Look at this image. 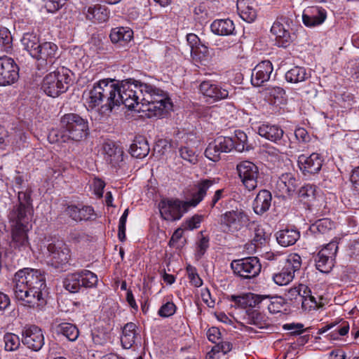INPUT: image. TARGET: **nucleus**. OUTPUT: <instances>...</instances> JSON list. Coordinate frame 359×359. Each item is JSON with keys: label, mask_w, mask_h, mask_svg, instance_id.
I'll return each mask as SVG.
<instances>
[{"label": "nucleus", "mask_w": 359, "mask_h": 359, "mask_svg": "<svg viewBox=\"0 0 359 359\" xmlns=\"http://www.w3.org/2000/svg\"><path fill=\"white\" fill-rule=\"evenodd\" d=\"M298 184V180L292 173L283 174L276 182V189L282 196L290 195L294 192Z\"/></svg>", "instance_id": "nucleus-25"}, {"label": "nucleus", "mask_w": 359, "mask_h": 359, "mask_svg": "<svg viewBox=\"0 0 359 359\" xmlns=\"http://www.w3.org/2000/svg\"><path fill=\"white\" fill-rule=\"evenodd\" d=\"M248 227L252 231V239L247 249L249 252L252 253L255 252L257 248L266 243L269 235L266 232L263 225L257 222H250Z\"/></svg>", "instance_id": "nucleus-23"}, {"label": "nucleus", "mask_w": 359, "mask_h": 359, "mask_svg": "<svg viewBox=\"0 0 359 359\" xmlns=\"http://www.w3.org/2000/svg\"><path fill=\"white\" fill-rule=\"evenodd\" d=\"M273 67L269 60H264L257 64L252 69L251 83L254 86H260L270 79Z\"/></svg>", "instance_id": "nucleus-21"}, {"label": "nucleus", "mask_w": 359, "mask_h": 359, "mask_svg": "<svg viewBox=\"0 0 359 359\" xmlns=\"http://www.w3.org/2000/svg\"><path fill=\"white\" fill-rule=\"evenodd\" d=\"M22 342L28 348L39 351L44 345V336L41 328L36 325H26L22 332Z\"/></svg>", "instance_id": "nucleus-18"}, {"label": "nucleus", "mask_w": 359, "mask_h": 359, "mask_svg": "<svg viewBox=\"0 0 359 359\" xmlns=\"http://www.w3.org/2000/svg\"><path fill=\"white\" fill-rule=\"evenodd\" d=\"M4 348L6 351H15L20 345V337L13 333H6L4 336Z\"/></svg>", "instance_id": "nucleus-47"}, {"label": "nucleus", "mask_w": 359, "mask_h": 359, "mask_svg": "<svg viewBox=\"0 0 359 359\" xmlns=\"http://www.w3.org/2000/svg\"><path fill=\"white\" fill-rule=\"evenodd\" d=\"M57 332L65 337L69 341H75L79 332L77 327L69 323H62L57 326Z\"/></svg>", "instance_id": "nucleus-44"}, {"label": "nucleus", "mask_w": 359, "mask_h": 359, "mask_svg": "<svg viewBox=\"0 0 359 359\" xmlns=\"http://www.w3.org/2000/svg\"><path fill=\"white\" fill-rule=\"evenodd\" d=\"M231 268L234 274L244 279L255 278L261 271V264L256 257L233 260L231 263Z\"/></svg>", "instance_id": "nucleus-12"}, {"label": "nucleus", "mask_w": 359, "mask_h": 359, "mask_svg": "<svg viewBox=\"0 0 359 359\" xmlns=\"http://www.w3.org/2000/svg\"><path fill=\"white\" fill-rule=\"evenodd\" d=\"M294 135L299 142L308 143L311 140V136L304 128H297L294 131Z\"/></svg>", "instance_id": "nucleus-61"}, {"label": "nucleus", "mask_w": 359, "mask_h": 359, "mask_svg": "<svg viewBox=\"0 0 359 359\" xmlns=\"http://www.w3.org/2000/svg\"><path fill=\"white\" fill-rule=\"evenodd\" d=\"M109 37L113 43H120L123 46L131 41L133 32L126 27H116L111 30Z\"/></svg>", "instance_id": "nucleus-37"}, {"label": "nucleus", "mask_w": 359, "mask_h": 359, "mask_svg": "<svg viewBox=\"0 0 359 359\" xmlns=\"http://www.w3.org/2000/svg\"><path fill=\"white\" fill-rule=\"evenodd\" d=\"M192 61L196 65H205L208 62L209 50L206 45L202 44L190 51Z\"/></svg>", "instance_id": "nucleus-43"}, {"label": "nucleus", "mask_w": 359, "mask_h": 359, "mask_svg": "<svg viewBox=\"0 0 359 359\" xmlns=\"http://www.w3.org/2000/svg\"><path fill=\"white\" fill-rule=\"evenodd\" d=\"M83 98L88 110L100 107L111 111L115 106L121 104L129 109L140 106L137 110L145 112L149 118L163 117L172 108L165 92L139 81L100 79L85 90Z\"/></svg>", "instance_id": "nucleus-1"}, {"label": "nucleus", "mask_w": 359, "mask_h": 359, "mask_svg": "<svg viewBox=\"0 0 359 359\" xmlns=\"http://www.w3.org/2000/svg\"><path fill=\"white\" fill-rule=\"evenodd\" d=\"M209 248V238L201 233L200 238L196 242V248L195 252V257L199 260L205 255L206 250Z\"/></svg>", "instance_id": "nucleus-52"}, {"label": "nucleus", "mask_w": 359, "mask_h": 359, "mask_svg": "<svg viewBox=\"0 0 359 359\" xmlns=\"http://www.w3.org/2000/svg\"><path fill=\"white\" fill-rule=\"evenodd\" d=\"M202 222V217L201 215H196L189 219H187L184 224L183 226L184 229L194 230L198 229Z\"/></svg>", "instance_id": "nucleus-59"}, {"label": "nucleus", "mask_w": 359, "mask_h": 359, "mask_svg": "<svg viewBox=\"0 0 359 359\" xmlns=\"http://www.w3.org/2000/svg\"><path fill=\"white\" fill-rule=\"evenodd\" d=\"M348 253L351 257L359 259V238L351 241L348 248Z\"/></svg>", "instance_id": "nucleus-64"}, {"label": "nucleus", "mask_w": 359, "mask_h": 359, "mask_svg": "<svg viewBox=\"0 0 359 359\" xmlns=\"http://www.w3.org/2000/svg\"><path fill=\"white\" fill-rule=\"evenodd\" d=\"M234 142L233 149L239 152H242L245 149V144L248 141L246 134L241 130L235 131V137L232 138Z\"/></svg>", "instance_id": "nucleus-53"}, {"label": "nucleus", "mask_w": 359, "mask_h": 359, "mask_svg": "<svg viewBox=\"0 0 359 359\" xmlns=\"http://www.w3.org/2000/svg\"><path fill=\"white\" fill-rule=\"evenodd\" d=\"M232 349V344L229 341H219L217 343V344L212 347L210 352H209L206 355V359H217L218 356L216 355L217 353L222 352L223 354H226L231 351Z\"/></svg>", "instance_id": "nucleus-46"}, {"label": "nucleus", "mask_w": 359, "mask_h": 359, "mask_svg": "<svg viewBox=\"0 0 359 359\" xmlns=\"http://www.w3.org/2000/svg\"><path fill=\"white\" fill-rule=\"evenodd\" d=\"M190 207V202L173 198L162 199L158 204L160 214L167 221L179 220Z\"/></svg>", "instance_id": "nucleus-9"}, {"label": "nucleus", "mask_w": 359, "mask_h": 359, "mask_svg": "<svg viewBox=\"0 0 359 359\" xmlns=\"http://www.w3.org/2000/svg\"><path fill=\"white\" fill-rule=\"evenodd\" d=\"M83 13L93 22H103L108 20L110 13L106 6L97 4L85 8Z\"/></svg>", "instance_id": "nucleus-28"}, {"label": "nucleus", "mask_w": 359, "mask_h": 359, "mask_svg": "<svg viewBox=\"0 0 359 359\" xmlns=\"http://www.w3.org/2000/svg\"><path fill=\"white\" fill-rule=\"evenodd\" d=\"M302 307L305 311H311L317 308L318 303L316 298L311 294V291L308 294H304L302 297Z\"/></svg>", "instance_id": "nucleus-55"}, {"label": "nucleus", "mask_w": 359, "mask_h": 359, "mask_svg": "<svg viewBox=\"0 0 359 359\" xmlns=\"http://www.w3.org/2000/svg\"><path fill=\"white\" fill-rule=\"evenodd\" d=\"M48 263L54 268L62 269L67 266L71 258V250L63 242L57 241L48 245Z\"/></svg>", "instance_id": "nucleus-13"}, {"label": "nucleus", "mask_w": 359, "mask_h": 359, "mask_svg": "<svg viewBox=\"0 0 359 359\" xmlns=\"http://www.w3.org/2000/svg\"><path fill=\"white\" fill-rule=\"evenodd\" d=\"M334 228V223L329 218H323L316 222L312 226L313 231L324 234Z\"/></svg>", "instance_id": "nucleus-49"}, {"label": "nucleus", "mask_w": 359, "mask_h": 359, "mask_svg": "<svg viewBox=\"0 0 359 359\" xmlns=\"http://www.w3.org/2000/svg\"><path fill=\"white\" fill-rule=\"evenodd\" d=\"M0 46L6 53H9L13 48V37L9 29L6 27L0 28Z\"/></svg>", "instance_id": "nucleus-45"}, {"label": "nucleus", "mask_w": 359, "mask_h": 359, "mask_svg": "<svg viewBox=\"0 0 359 359\" xmlns=\"http://www.w3.org/2000/svg\"><path fill=\"white\" fill-rule=\"evenodd\" d=\"M207 337L210 341L217 344L221 339L220 330L215 327H210L207 332Z\"/></svg>", "instance_id": "nucleus-63"}, {"label": "nucleus", "mask_w": 359, "mask_h": 359, "mask_svg": "<svg viewBox=\"0 0 359 359\" xmlns=\"http://www.w3.org/2000/svg\"><path fill=\"white\" fill-rule=\"evenodd\" d=\"M62 69L48 74L41 83V90L48 95L56 97L68 89L69 76Z\"/></svg>", "instance_id": "nucleus-6"}, {"label": "nucleus", "mask_w": 359, "mask_h": 359, "mask_svg": "<svg viewBox=\"0 0 359 359\" xmlns=\"http://www.w3.org/2000/svg\"><path fill=\"white\" fill-rule=\"evenodd\" d=\"M139 337L137 325L132 322L126 323L123 327L121 337L122 346L126 349L130 348Z\"/></svg>", "instance_id": "nucleus-29"}, {"label": "nucleus", "mask_w": 359, "mask_h": 359, "mask_svg": "<svg viewBox=\"0 0 359 359\" xmlns=\"http://www.w3.org/2000/svg\"><path fill=\"white\" fill-rule=\"evenodd\" d=\"M300 237L299 231L294 228L284 229L276 233V240L278 244L283 247L294 245Z\"/></svg>", "instance_id": "nucleus-35"}, {"label": "nucleus", "mask_w": 359, "mask_h": 359, "mask_svg": "<svg viewBox=\"0 0 359 359\" xmlns=\"http://www.w3.org/2000/svg\"><path fill=\"white\" fill-rule=\"evenodd\" d=\"M302 266V258L297 253L290 254L281 271L273 276L274 283L278 285H285L294 278L295 273Z\"/></svg>", "instance_id": "nucleus-11"}, {"label": "nucleus", "mask_w": 359, "mask_h": 359, "mask_svg": "<svg viewBox=\"0 0 359 359\" xmlns=\"http://www.w3.org/2000/svg\"><path fill=\"white\" fill-rule=\"evenodd\" d=\"M272 196L270 191L263 189L257 195L253 202V210L257 215H262L266 212L271 204Z\"/></svg>", "instance_id": "nucleus-33"}, {"label": "nucleus", "mask_w": 359, "mask_h": 359, "mask_svg": "<svg viewBox=\"0 0 359 359\" xmlns=\"http://www.w3.org/2000/svg\"><path fill=\"white\" fill-rule=\"evenodd\" d=\"M212 33L219 36H229L235 34V25L229 18L217 19L210 25Z\"/></svg>", "instance_id": "nucleus-30"}, {"label": "nucleus", "mask_w": 359, "mask_h": 359, "mask_svg": "<svg viewBox=\"0 0 359 359\" xmlns=\"http://www.w3.org/2000/svg\"><path fill=\"white\" fill-rule=\"evenodd\" d=\"M268 93L275 100H283L285 97V90L279 86H273L268 88Z\"/></svg>", "instance_id": "nucleus-60"}, {"label": "nucleus", "mask_w": 359, "mask_h": 359, "mask_svg": "<svg viewBox=\"0 0 359 359\" xmlns=\"http://www.w3.org/2000/svg\"><path fill=\"white\" fill-rule=\"evenodd\" d=\"M310 292V289L308 286L304 284H299L297 286H294L287 290V296L290 300H296L299 298V301L304 294H308Z\"/></svg>", "instance_id": "nucleus-48"}, {"label": "nucleus", "mask_w": 359, "mask_h": 359, "mask_svg": "<svg viewBox=\"0 0 359 359\" xmlns=\"http://www.w3.org/2000/svg\"><path fill=\"white\" fill-rule=\"evenodd\" d=\"M128 213L129 210L127 208L124 210L123 215H121L119 219L118 236L121 241H123L126 238V226Z\"/></svg>", "instance_id": "nucleus-57"}, {"label": "nucleus", "mask_w": 359, "mask_h": 359, "mask_svg": "<svg viewBox=\"0 0 359 359\" xmlns=\"http://www.w3.org/2000/svg\"><path fill=\"white\" fill-rule=\"evenodd\" d=\"M250 219L243 209L227 210L220 217V225L224 232L235 233L248 227Z\"/></svg>", "instance_id": "nucleus-5"}, {"label": "nucleus", "mask_w": 359, "mask_h": 359, "mask_svg": "<svg viewBox=\"0 0 359 359\" xmlns=\"http://www.w3.org/2000/svg\"><path fill=\"white\" fill-rule=\"evenodd\" d=\"M327 18V11L320 6H308L302 13V21L307 27H314L322 25Z\"/></svg>", "instance_id": "nucleus-19"}, {"label": "nucleus", "mask_w": 359, "mask_h": 359, "mask_svg": "<svg viewBox=\"0 0 359 359\" xmlns=\"http://www.w3.org/2000/svg\"><path fill=\"white\" fill-rule=\"evenodd\" d=\"M236 174L245 190L252 191L257 189L260 173L259 168L253 162L250 161L238 162L236 166Z\"/></svg>", "instance_id": "nucleus-7"}, {"label": "nucleus", "mask_w": 359, "mask_h": 359, "mask_svg": "<svg viewBox=\"0 0 359 359\" xmlns=\"http://www.w3.org/2000/svg\"><path fill=\"white\" fill-rule=\"evenodd\" d=\"M186 39H187V44L190 48V51H191L192 50L196 48L197 47H198L203 44L201 43L199 37L194 33L187 34Z\"/></svg>", "instance_id": "nucleus-62"}, {"label": "nucleus", "mask_w": 359, "mask_h": 359, "mask_svg": "<svg viewBox=\"0 0 359 359\" xmlns=\"http://www.w3.org/2000/svg\"><path fill=\"white\" fill-rule=\"evenodd\" d=\"M65 211L76 222L93 220L96 218V214L93 208L89 205L79 207L71 205L66 208Z\"/></svg>", "instance_id": "nucleus-27"}, {"label": "nucleus", "mask_w": 359, "mask_h": 359, "mask_svg": "<svg viewBox=\"0 0 359 359\" xmlns=\"http://www.w3.org/2000/svg\"><path fill=\"white\" fill-rule=\"evenodd\" d=\"M19 78V67L14 60L8 56H0V86L14 83Z\"/></svg>", "instance_id": "nucleus-17"}, {"label": "nucleus", "mask_w": 359, "mask_h": 359, "mask_svg": "<svg viewBox=\"0 0 359 359\" xmlns=\"http://www.w3.org/2000/svg\"><path fill=\"white\" fill-rule=\"evenodd\" d=\"M193 13L195 20L200 24H203L206 23L211 17L212 11L208 2H202L195 6Z\"/></svg>", "instance_id": "nucleus-42"}, {"label": "nucleus", "mask_w": 359, "mask_h": 359, "mask_svg": "<svg viewBox=\"0 0 359 359\" xmlns=\"http://www.w3.org/2000/svg\"><path fill=\"white\" fill-rule=\"evenodd\" d=\"M292 24L293 20L287 16H280L273 22L271 32L275 36L276 44L278 47L287 48L292 42Z\"/></svg>", "instance_id": "nucleus-10"}, {"label": "nucleus", "mask_w": 359, "mask_h": 359, "mask_svg": "<svg viewBox=\"0 0 359 359\" xmlns=\"http://www.w3.org/2000/svg\"><path fill=\"white\" fill-rule=\"evenodd\" d=\"M31 190L18 192L19 205L11 211L8 219L11 224V246L19 252H27L30 249L28 233L32 228L33 208Z\"/></svg>", "instance_id": "nucleus-3"}, {"label": "nucleus", "mask_w": 359, "mask_h": 359, "mask_svg": "<svg viewBox=\"0 0 359 359\" xmlns=\"http://www.w3.org/2000/svg\"><path fill=\"white\" fill-rule=\"evenodd\" d=\"M335 327L328 335L330 340H338L341 337L345 336L349 331V324L346 321H342L341 324L328 325L318 330L319 334H323L327 330Z\"/></svg>", "instance_id": "nucleus-40"}, {"label": "nucleus", "mask_w": 359, "mask_h": 359, "mask_svg": "<svg viewBox=\"0 0 359 359\" xmlns=\"http://www.w3.org/2000/svg\"><path fill=\"white\" fill-rule=\"evenodd\" d=\"M149 146L147 140L142 136L137 137L130 147V154L137 158L147 156L149 152Z\"/></svg>", "instance_id": "nucleus-38"}, {"label": "nucleus", "mask_w": 359, "mask_h": 359, "mask_svg": "<svg viewBox=\"0 0 359 359\" xmlns=\"http://www.w3.org/2000/svg\"><path fill=\"white\" fill-rule=\"evenodd\" d=\"M215 182L211 180H203L199 181L196 187V191L193 194L192 199L189 201L190 205L196 206L205 196L208 190L214 184Z\"/></svg>", "instance_id": "nucleus-39"}, {"label": "nucleus", "mask_w": 359, "mask_h": 359, "mask_svg": "<svg viewBox=\"0 0 359 359\" xmlns=\"http://www.w3.org/2000/svg\"><path fill=\"white\" fill-rule=\"evenodd\" d=\"M187 271L191 283L195 287H201L203 285V280L198 274L196 267L189 264L187 266Z\"/></svg>", "instance_id": "nucleus-56"}, {"label": "nucleus", "mask_w": 359, "mask_h": 359, "mask_svg": "<svg viewBox=\"0 0 359 359\" xmlns=\"http://www.w3.org/2000/svg\"><path fill=\"white\" fill-rule=\"evenodd\" d=\"M337 251L338 243L336 241H331L325 245L315 257L316 269L322 273L330 272L334 266Z\"/></svg>", "instance_id": "nucleus-14"}, {"label": "nucleus", "mask_w": 359, "mask_h": 359, "mask_svg": "<svg viewBox=\"0 0 359 359\" xmlns=\"http://www.w3.org/2000/svg\"><path fill=\"white\" fill-rule=\"evenodd\" d=\"M254 302L259 309L266 308L271 313L280 312L285 304V299L280 296L257 295Z\"/></svg>", "instance_id": "nucleus-22"}, {"label": "nucleus", "mask_w": 359, "mask_h": 359, "mask_svg": "<svg viewBox=\"0 0 359 359\" xmlns=\"http://www.w3.org/2000/svg\"><path fill=\"white\" fill-rule=\"evenodd\" d=\"M98 283L97 275L87 269H82L74 273L65 279L64 285L67 290L76 293L81 287L93 288Z\"/></svg>", "instance_id": "nucleus-8"}, {"label": "nucleus", "mask_w": 359, "mask_h": 359, "mask_svg": "<svg viewBox=\"0 0 359 359\" xmlns=\"http://www.w3.org/2000/svg\"><path fill=\"white\" fill-rule=\"evenodd\" d=\"M244 320L250 325L256 327L264 328L270 325L269 318L264 314L255 309H249L245 312Z\"/></svg>", "instance_id": "nucleus-34"}, {"label": "nucleus", "mask_w": 359, "mask_h": 359, "mask_svg": "<svg viewBox=\"0 0 359 359\" xmlns=\"http://www.w3.org/2000/svg\"><path fill=\"white\" fill-rule=\"evenodd\" d=\"M179 154L183 160L191 164H196L198 161L195 150L188 146H181L179 148Z\"/></svg>", "instance_id": "nucleus-50"}, {"label": "nucleus", "mask_w": 359, "mask_h": 359, "mask_svg": "<svg viewBox=\"0 0 359 359\" xmlns=\"http://www.w3.org/2000/svg\"><path fill=\"white\" fill-rule=\"evenodd\" d=\"M199 92L208 101L215 102L229 97V90L213 80L203 81L199 85Z\"/></svg>", "instance_id": "nucleus-16"}, {"label": "nucleus", "mask_w": 359, "mask_h": 359, "mask_svg": "<svg viewBox=\"0 0 359 359\" xmlns=\"http://www.w3.org/2000/svg\"><path fill=\"white\" fill-rule=\"evenodd\" d=\"M316 186L311 184H306L299 190V196L306 201H311L316 198Z\"/></svg>", "instance_id": "nucleus-51"}, {"label": "nucleus", "mask_w": 359, "mask_h": 359, "mask_svg": "<svg viewBox=\"0 0 359 359\" xmlns=\"http://www.w3.org/2000/svg\"><path fill=\"white\" fill-rule=\"evenodd\" d=\"M257 130L261 137L276 144L281 142L284 135L283 130L279 126L269 123L260 124Z\"/></svg>", "instance_id": "nucleus-26"}, {"label": "nucleus", "mask_w": 359, "mask_h": 359, "mask_svg": "<svg viewBox=\"0 0 359 359\" xmlns=\"http://www.w3.org/2000/svg\"><path fill=\"white\" fill-rule=\"evenodd\" d=\"M234 142L232 137L219 136L210 142L205 150V156L213 162L221 158L222 153H229L233 149Z\"/></svg>", "instance_id": "nucleus-15"}, {"label": "nucleus", "mask_w": 359, "mask_h": 359, "mask_svg": "<svg viewBox=\"0 0 359 359\" xmlns=\"http://www.w3.org/2000/svg\"><path fill=\"white\" fill-rule=\"evenodd\" d=\"M57 50L56 44L49 41H43L41 43L39 48L37 50L36 55L33 58L38 60H43L52 64Z\"/></svg>", "instance_id": "nucleus-31"}, {"label": "nucleus", "mask_w": 359, "mask_h": 359, "mask_svg": "<svg viewBox=\"0 0 359 359\" xmlns=\"http://www.w3.org/2000/svg\"><path fill=\"white\" fill-rule=\"evenodd\" d=\"M309 77L306 69L303 67L295 66L288 70L285 75V80L289 83H297L306 81Z\"/></svg>", "instance_id": "nucleus-41"}, {"label": "nucleus", "mask_w": 359, "mask_h": 359, "mask_svg": "<svg viewBox=\"0 0 359 359\" xmlns=\"http://www.w3.org/2000/svg\"><path fill=\"white\" fill-rule=\"evenodd\" d=\"M15 299L24 306L39 307L45 304L46 278L40 270L24 268L18 270L13 278Z\"/></svg>", "instance_id": "nucleus-2"}, {"label": "nucleus", "mask_w": 359, "mask_h": 359, "mask_svg": "<svg viewBox=\"0 0 359 359\" xmlns=\"http://www.w3.org/2000/svg\"><path fill=\"white\" fill-rule=\"evenodd\" d=\"M177 306L172 301H167L162 304L158 311V314L162 318H168L176 312Z\"/></svg>", "instance_id": "nucleus-54"}, {"label": "nucleus", "mask_w": 359, "mask_h": 359, "mask_svg": "<svg viewBox=\"0 0 359 359\" xmlns=\"http://www.w3.org/2000/svg\"><path fill=\"white\" fill-rule=\"evenodd\" d=\"M21 43L23 48L28 52L31 57H34L42 42L36 34L26 32L21 39Z\"/></svg>", "instance_id": "nucleus-36"}, {"label": "nucleus", "mask_w": 359, "mask_h": 359, "mask_svg": "<svg viewBox=\"0 0 359 359\" xmlns=\"http://www.w3.org/2000/svg\"><path fill=\"white\" fill-rule=\"evenodd\" d=\"M88 133V121L76 114H67L61 118V128L52 130L48 136L50 143L78 142Z\"/></svg>", "instance_id": "nucleus-4"}, {"label": "nucleus", "mask_w": 359, "mask_h": 359, "mask_svg": "<svg viewBox=\"0 0 359 359\" xmlns=\"http://www.w3.org/2000/svg\"><path fill=\"white\" fill-rule=\"evenodd\" d=\"M67 0H43L44 8L48 13H55L66 2Z\"/></svg>", "instance_id": "nucleus-58"}, {"label": "nucleus", "mask_w": 359, "mask_h": 359, "mask_svg": "<svg viewBox=\"0 0 359 359\" xmlns=\"http://www.w3.org/2000/svg\"><path fill=\"white\" fill-rule=\"evenodd\" d=\"M236 8L238 14L245 22H252L257 17L252 0H237Z\"/></svg>", "instance_id": "nucleus-32"}, {"label": "nucleus", "mask_w": 359, "mask_h": 359, "mask_svg": "<svg viewBox=\"0 0 359 359\" xmlns=\"http://www.w3.org/2000/svg\"><path fill=\"white\" fill-rule=\"evenodd\" d=\"M323 158L318 153H313L310 156L302 154L298 157V165L304 175L318 172L323 165Z\"/></svg>", "instance_id": "nucleus-20"}, {"label": "nucleus", "mask_w": 359, "mask_h": 359, "mask_svg": "<svg viewBox=\"0 0 359 359\" xmlns=\"http://www.w3.org/2000/svg\"><path fill=\"white\" fill-rule=\"evenodd\" d=\"M123 151L114 142H105L102 145V154L104 158L112 167L120 166L123 160Z\"/></svg>", "instance_id": "nucleus-24"}]
</instances>
